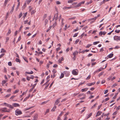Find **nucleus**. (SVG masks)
Here are the masks:
<instances>
[{"instance_id": "1", "label": "nucleus", "mask_w": 120, "mask_h": 120, "mask_svg": "<svg viewBox=\"0 0 120 120\" xmlns=\"http://www.w3.org/2000/svg\"><path fill=\"white\" fill-rule=\"evenodd\" d=\"M15 114L17 116L22 114V112L20 110L17 109L15 111Z\"/></svg>"}, {"instance_id": "2", "label": "nucleus", "mask_w": 120, "mask_h": 120, "mask_svg": "<svg viewBox=\"0 0 120 120\" xmlns=\"http://www.w3.org/2000/svg\"><path fill=\"white\" fill-rule=\"evenodd\" d=\"M72 73L74 75H77L78 74V71L77 69H74L72 71Z\"/></svg>"}, {"instance_id": "3", "label": "nucleus", "mask_w": 120, "mask_h": 120, "mask_svg": "<svg viewBox=\"0 0 120 120\" xmlns=\"http://www.w3.org/2000/svg\"><path fill=\"white\" fill-rule=\"evenodd\" d=\"M85 3V1L81 2L79 3L77 5H76L74 7V8H77L81 6L82 4H83Z\"/></svg>"}, {"instance_id": "4", "label": "nucleus", "mask_w": 120, "mask_h": 120, "mask_svg": "<svg viewBox=\"0 0 120 120\" xmlns=\"http://www.w3.org/2000/svg\"><path fill=\"white\" fill-rule=\"evenodd\" d=\"M85 3V1L81 2L79 3L77 5H76L74 7V8H77L81 6L82 4H83Z\"/></svg>"}, {"instance_id": "5", "label": "nucleus", "mask_w": 120, "mask_h": 120, "mask_svg": "<svg viewBox=\"0 0 120 120\" xmlns=\"http://www.w3.org/2000/svg\"><path fill=\"white\" fill-rule=\"evenodd\" d=\"M114 39V40L118 41L120 40V37L118 36H115L113 37Z\"/></svg>"}, {"instance_id": "6", "label": "nucleus", "mask_w": 120, "mask_h": 120, "mask_svg": "<svg viewBox=\"0 0 120 120\" xmlns=\"http://www.w3.org/2000/svg\"><path fill=\"white\" fill-rule=\"evenodd\" d=\"M56 10L57 12V13L55 14L54 16V19L56 20L58 18V13L57 11V8H56Z\"/></svg>"}, {"instance_id": "7", "label": "nucleus", "mask_w": 120, "mask_h": 120, "mask_svg": "<svg viewBox=\"0 0 120 120\" xmlns=\"http://www.w3.org/2000/svg\"><path fill=\"white\" fill-rule=\"evenodd\" d=\"M8 107L10 108L9 109H8V112H10L11 111L13 108V107L10 105L8 104Z\"/></svg>"}, {"instance_id": "8", "label": "nucleus", "mask_w": 120, "mask_h": 120, "mask_svg": "<svg viewBox=\"0 0 120 120\" xmlns=\"http://www.w3.org/2000/svg\"><path fill=\"white\" fill-rule=\"evenodd\" d=\"M0 111H1L2 112H8V111L7 109V108L6 107H5L0 109Z\"/></svg>"}, {"instance_id": "9", "label": "nucleus", "mask_w": 120, "mask_h": 120, "mask_svg": "<svg viewBox=\"0 0 120 120\" xmlns=\"http://www.w3.org/2000/svg\"><path fill=\"white\" fill-rule=\"evenodd\" d=\"M61 98H59L57 99L56 100L55 103V105H57L60 102V100Z\"/></svg>"}, {"instance_id": "10", "label": "nucleus", "mask_w": 120, "mask_h": 120, "mask_svg": "<svg viewBox=\"0 0 120 120\" xmlns=\"http://www.w3.org/2000/svg\"><path fill=\"white\" fill-rule=\"evenodd\" d=\"M64 73L65 75L66 76L68 77L69 76L70 74V73L69 71H65Z\"/></svg>"}, {"instance_id": "11", "label": "nucleus", "mask_w": 120, "mask_h": 120, "mask_svg": "<svg viewBox=\"0 0 120 120\" xmlns=\"http://www.w3.org/2000/svg\"><path fill=\"white\" fill-rule=\"evenodd\" d=\"M92 113L91 112L89 114H87L86 115V119H87L89 118L92 115Z\"/></svg>"}, {"instance_id": "12", "label": "nucleus", "mask_w": 120, "mask_h": 120, "mask_svg": "<svg viewBox=\"0 0 120 120\" xmlns=\"http://www.w3.org/2000/svg\"><path fill=\"white\" fill-rule=\"evenodd\" d=\"M95 83V82H93L92 83H88L86 84V85L89 86H90L92 85H94Z\"/></svg>"}, {"instance_id": "13", "label": "nucleus", "mask_w": 120, "mask_h": 120, "mask_svg": "<svg viewBox=\"0 0 120 120\" xmlns=\"http://www.w3.org/2000/svg\"><path fill=\"white\" fill-rule=\"evenodd\" d=\"M30 96V94H29L28 96V97H26L24 98V100H23V102H24L26 101L29 98Z\"/></svg>"}, {"instance_id": "14", "label": "nucleus", "mask_w": 120, "mask_h": 120, "mask_svg": "<svg viewBox=\"0 0 120 120\" xmlns=\"http://www.w3.org/2000/svg\"><path fill=\"white\" fill-rule=\"evenodd\" d=\"M38 117V115L37 114H35L33 120H37Z\"/></svg>"}, {"instance_id": "15", "label": "nucleus", "mask_w": 120, "mask_h": 120, "mask_svg": "<svg viewBox=\"0 0 120 120\" xmlns=\"http://www.w3.org/2000/svg\"><path fill=\"white\" fill-rule=\"evenodd\" d=\"M12 105L15 107H19V104L16 103H14Z\"/></svg>"}, {"instance_id": "16", "label": "nucleus", "mask_w": 120, "mask_h": 120, "mask_svg": "<svg viewBox=\"0 0 120 120\" xmlns=\"http://www.w3.org/2000/svg\"><path fill=\"white\" fill-rule=\"evenodd\" d=\"M78 52L77 51H76L73 52V55L74 56H75L76 55H77L78 54Z\"/></svg>"}, {"instance_id": "17", "label": "nucleus", "mask_w": 120, "mask_h": 120, "mask_svg": "<svg viewBox=\"0 0 120 120\" xmlns=\"http://www.w3.org/2000/svg\"><path fill=\"white\" fill-rule=\"evenodd\" d=\"M27 93V91L23 92L22 94L20 95V98H21L25 94H26Z\"/></svg>"}, {"instance_id": "18", "label": "nucleus", "mask_w": 120, "mask_h": 120, "mask_svg": "<svg viewBox=\"0 0 120 120\" xmlns=\"http://www.w3.org/2000/svg\"><path fill=\"white\" fill-rule=\"evenodd\" d=\"M101 113L102 112H101L99 111H98L97 113V114L96 116L97 117L98 116L100 115Z\"/></svg>"}, {"instance_id": "19", "label": "nucleus", "mask_w": 120, "mask_h": 120, "mask_svg": "<svg viewBox=\"0 0 120 120\" xmlns=\"http://www.w3.org/2000/svg\"><path fill=\"white\" fill-rule=\"evenodd\" d=\"M88 89V88H85L82 89L81 90V91L82 92L85 91L87 90Z\"/></svg>"}, {"instance_id": "20", "label": "nucleus", "mask_w": 120, "mask_h": 120, "mask_svg": "<svg viewBox=\"0 0 120 120\" xmlns=\"http://www.w3.org/2000/svg\"><path fill=\"white\" fill-rule=\"evenodd\" d=\"M72 8L70 6L69 7H65L63 8V9L64 10H66L67 9H69L71 8Z\"/></svg>"}, {"instance_id": "21", "label": "nucleus", "mask_w": 120, "mask_h": 120, "mask_svg": "<svg viewBox=\"0 0 120 120\" xmlns=\"http://www.w3.org/2000/svg\"><path fill=\"white\" fill-rule=\"evenodd\" d=\"M25 73L28 74H31L33 73V72L32 71H31L30 72H29L27 71H26Z\"/></svg>"}, {"instance_id": "22", "label": "nucleus", "mask_w": 120, "mask_h": 120, "mask_svg": "<svg viewBox=\"0 0 120 120\" xmlns=\"http://www.w3.org/2000/svg\"><path fill=\"white\" fill-rule=\"evenodd\" d=\"M76 1V0H69L68 1V3H72Z\"/></svg>"}, {"instance_id": "23", "label": "nucleus", "mask_w": 120, "mask_h": 120, "mask_svg": "<svg viewBox=\"0 0 120 120\" xmlns=\"http://www.w3.org/2000/svg\"><path fill=\"white\" fill-rule=\"evenodd\" d=\"M97 105V103H95L92 106L91 108V109H93Z\"/></svg>"}, {"instance_id": "24", "label": "nucleus", "mask_w": 120, "mask_h": 120, "mask_svg": "<svg viewBox=\"0 0 120 120\" xmlns=\"http://www.w3.org/2000/svg\"><path fill=\"white\" fill-rule=\"evenodd\" d=\"M113 56V54L112 53H111L108 56V57L109 58H111Z\"/></svg>"}, {"instance_id": "25", "label": "nucleus", "mask_w": 120, "mask_h": 120, "mask_svg": "<svg viewBox=\"0 0 120 120\" xmlns=\"http://www.w3.org/2000/svg\"><path fill=\"white\" fill-rule=\"evenodd\" d=\"M14 5H13L12 8L10 12V13L11 14L13 11L14 10Z\"/></svg>"}, {"instance_id": "26", "label": "nucleus", "mask_w": 120, "mask_h": 120, "mask_svg": "<svg viewBox=\"0 0 120 120\" xmlns=\"http://www.w3.org/2000/svg\"><path fill=\"white\" fill-rule=\"evenodd\" d=\"M64 76V74L63 73H61V75L60 77V79H61L63 78Z\"/></svg>"}, {"instance_id": "27", "label": "nucleus", "mask_w": 120, "mask_h": 120, "mask_svg": "<svg viewBox=\"0 0 120 120\" xmlns=\"http://www.w3.org/2000/svg\"><path fill=\"white\" fill-rule=\"evenodd\" d=\"M64 20V19L63 18H62L61 19V26H63L64 25V23L63 22V21Z\"/></svg>"}, {"instance_id": "28", "label": "nucleus", "mask_w": 120, "mask_h": 120, "mask_svg": "<svg viewBox=\"0 0 120 120\" xmlns=\"http://www.w3.org/2000/svg\"><path fill=\"white\" fill-rule=\"evenodd\" d=\"M64 59H63V57H61V58L60 59H59V62H61L62 61H63L64 60Z\"/></svg>"}, {"instance_id": "29", "label": "nucleus", "mask_w": 120, "mask_h": 120, "mask_svg": "<svg viewBox=\"0 0 120 120\" xmlns=\"http://www.w3.org/2000/svg\"><path fill=\"white\" fill-rule=\"evenodd\" d=\"M91 77L90 75H89L86 79V80H88L90 79Z\"/></svg>"}, {"instance_id": "30", "label": "nucleus", "mask_w": 120, "mask_h": 120, "mask_svg": "<svg viewBox=\"0 0 120 120\" xmlns=\"http://www.w3.org/2000/svg\"><path fill=\"white\" fill-rule=\"evenodd\" d=\"M19 91V90H16L13 93V94H14L16 93H18Z\"/></svg>"}, {"instance_id": "31", "label": "nucleus", "mask_w": 120, "mask_h": 120, "mask_svg": "<svg viewBox=\"0 0 120 120\" xmlns=\"http://www.w3.org/2000/svg\"><path fill=\"white\" fill-rule=\"evenodd\" d=\"M23 58L24 60L26 62H28V61L27 58L23 56Z\"/></svg>"}, {"instance_id": "32", "label": "nucleus", "mask_w": 120, "mask_h": 120, "mask_svg": "<svg viewBox=\"0 0 120 120\" xmlns=\"http://www.w3.org/2000/svg\"><path fill=\"white\" fill-rule=\"evenodd\" d=\"M33 107H29L28 108H26L24 110L25 111H26V110H29V109H30L32 108Z\"/></svg>"}, {"instance_id": "33", "label": "nucleus", "mask_w": 120, "mask_h": 120, "mask_svg": "<svg viewBox=\"0 0 120 120\" xmlns=\"http://www.w3.org/2000/svg\"><path fill=\"white\" fill-rule=\"evenodd\" d=\"M36 11L35 10H34L32 11L31 12V15H33L36 12Z\"/></svg>"}, {"instance_id": "34", "label": "nucleus", "mask_w": 120, "mask_h": 120, "mask_svg": "<svg viewBox=\"0 0 120 120\" xmlns=\"http://www.w3.org/2000/svg\"><path fill=\"white\" fill-rule=\"evenodd\" d=\"M78 30H79V28L78 27H77L76 29H74L73 30V32H76V31H78Z\"/></svg>"}, {"instance_id": "35", "label": "nucleus", "mask_w": 120, "mask_h": 120, "mask_svg": "<svg viewBox=\"0 0 120 120\" xmlns=\"http://www.w3.org/2000/svg\"><path fill=\"white\" fill-rule=\"evenodd\" d=\"M49 109H47L45 113V115H46V114L48 113L49 111Z\"/></svg>"}, {"instance_id": "36", "label": "nucleus", "mask_w": 120, "mask_h": 120, "mask_svg": "<svg viewBox=\"0 0 120 120\" xmlns=\"http://www.w3.org/2000/svg\"><path fill=\"white\" fill-rule=\"evenodd\" d=\"M99 41L94 42L93 43V44L94 45H95L99 43Z\"/></svg>"}, {"instance_id": "37", "label": "nucleus", "mask_w": 120, "mask_h": 120, "mask_svg": "<svg viewBox=\"0 0 120 120\" xmlns=\"http://www.w3.org/2000/svg\"><path fill=\"white\" fill-rule=\"evenodd\" d=\"M28 8L29 9V11H30L31 12V11L32 10L33 8H31V7L30 6H29L28 7Z\"/></svg>"}, {"instance_id": "38", "label": "nucleus", "mask_w": 120, "mask_h": 120, "mask_svg": "<svg viewBox=\"0 0 120 120\" xmlns=\"http://www.w3.org/2000/svg\"><path fill=\"white\" fill-rule=\"evenodd\" d=\"M6 51L3 49H1V52L2 53L5 52Z\"/></svg>"}, {"instance_id": "39", "label": "nucleus", "mask_w": 120, "mask_h": 120, "mask_svg": "<svg viewBox=\"0 0 120 120\" xmlns=\"http://www.w3.org/2000/svg\"><path fill=\"white\" fill-rule=\"evenodd\" d=\"M92 0H91L90 2H88L86 3V5H88V4L92 3Z\"/></svg>"}, {"instance_id": "40", "label": "nucleus", "mask_w": 120, "mask_h": 120, "mask_svg": "<svg viewBox=\"0 0 120 120\" xmlns=\"http://www.w3.org/2000/svg\"><path fill=\"white\" fill-rule=\"evenodd\" d=\"M101 71L99 68L98 69L97 71H95V72H94V73L95 74L96 72H99L100 71Z\"/></svg>"}, {"instance_id": "41", "label": "nucleus", "mask_w": 120, "mask_h": 120, "mask_svg": "<svg viewBox=\"0 0 120 120\" xmlns=\"http://www.w3.org/2000/svg\"><path fill=\"white\" fill-rule=\"evenodd\" d=\"M56 106H54V107L52 108V111H54L56 109Z\"/></svg>"}, {"instance_id": "42", "label": "nucleus", "mask_w": 120, "mask_h": 120, "mask_svg": "<svg viewBox=\"0 0 120 120\" xmlns=\"http://www.w3.org/2000/svg\"><path fill=\"white\" fill-rule=\"evenodd\" d=\"M22 13H21L19 15V16H18V18L19 19H20L21 17L22 16Z\"/></svg>"}, {"instance_id": "43", "label": "nucleus", "mask_w": 120, "mask_h": 120, "mask_svg": "<svg viewBox=\"0 0 120 120\" xmlns=\"http://www.w3.org/2000/svg\"><path fill=\"white\" fill-rule=\"evenodd\" d=\"M27 14V12H26L25 13L23 16V17L24 18V19H25V17L26 16Z\"/></svg>"}, {"instance_id": "44", "label": "nucleus", "mask_w": 120, "mask_h": 120, "mask_svg": "<svg viewBox=\"0 0 120 120\" xmlns=\"http://www.w3.org/2000/svg\"><path fill=\"white\" fill-rule=\"evenodd\" d=\"M92 45V44H88V45L87 46H86V48H89L90 47V46H91Z\"/></svg>"}, {"instance_id": "45", "label": "nucleus", "mask_w": 120, "mask_h": 120, "mask_svg": "<svg viewBox=\"0 0 120 120\" xmlns=\"http://www.w3.org/2000/svg\"><path fill=\"white\" fill-rule=\"evenodd\" d=\"M6 82V81L5 80H4L2 81V85H3Z\"/></svg>"}, {"instance_id": "46", "label": "nucleus", "mask_w": 120, "mask_h": 120, "mask_svg": "<svg viewBox=\"0 0 120 120\" xmlns=\"http://www.w3.org/2000/svg\"><path fill=\"white\" fill-rule=\"evenodd\" d=\"M16 61L17 62H18L19 63H20L21 61L18 58H16Z\"/></svg>"}, {"instance_id": "47", "label": "nucleus", "mask_w": 120, "mask_h": 120, "mask_svg": "<svg viewBox=\"0 0 120 120\" xmlns=\"http://www.w3.org/2000/svg\"><path fill=\"white\" fill-rule=\"evenodd\" d=\"M115 32L117 33H119L120 32V30H116Z\"/></svg>"}, {"instance_id": "48", "label": "nucleus", "mask_w": 120, "mask_h": 120, "mask_svg": "<svg viewBox=\"0 0 120 120\" xmlns=\"http://www.w3.org/2000/svg\"><path fill=\"white\" fill-rule=\"evenodd\" d=\"M56 72V70L54 69L52 71V72L53 74H55Z\"/></svg>"}, {"instance_id": "49", "label": "nucleus", "mask_w": 120, "mask_h": 120, "mask_svg": "<svg viewBox=\"0 0 120 120\" xmlns=\"http://www.w3.org/2000/svg\"><path fill=\"white\" fill-rule=\"evenodd\" d=\"M78 34V33H76L74 34L73 36V37H76Z\"/></svg>"}, {"instance_id": "50", "label": "nucleus", "mask_w": 120, "mask_h": 120, "mask_svg": "<svg viewBox=\"0 0 120 120\" xmlns=\"http://www.w3.org/2000/svg\"><path fill=\"white\" fill-rule=\"evenodd\" d=\"M18 2V4L17 5V9H16L17 10V9H18V8L20 5V2Z\"/></svg>"}, {"instance_id": "51", "label": "nucleus", "mask_w": 120, "mask_h": 120, "mask_svg": "<svg viewBox=\"0 0 120 120\" xmlns=\"http://www.w3.org/2000/svg\"><path fill=\"white\" fill-rule=\"evenodd\" d=\"M8 3V0H5V1L4 3V5L5 6Z\"/></svg>"}, {"instance_id": "52", "label": "nucleus", "mask_w": 120, "mask_h": 120, "mask_svg": "<svg viewBox=\"0 0 120 120\" xmlns=\"http://www.w3.org/2000/svg\"><path fill=\"white\" fill-rule=\"evenodd\" d=\"M34 88V87H33L32 88H31L29 90V92H31L33 90Z\"/></svg>"}, {"instance_id": "53", "label": "nucleus", "mask_w": 120, "mask_h": 120, "mask_svg": "<svg viewBox=\"0 0 120 120\" xmlns=\"http://www.w3.org/2000/svg\"><path fill=\"white\" fill-rule=\"evenodd\" d=\"M63 113H64V112H61V113L60 114L59 116L60 117L61 116H62V115L63 114Z\"/></svg>"}, {"instance_id": "54", "label": "nucleus", "mask_w": 120, "mask_h": 120, "mask_svg": "<svg viewBox=\"0 0 120 120\" xmlns=\"http://www.w3.org/2000/svg\"><path fill=\"white\" fill-rule=\"evenodd\" d=\"M79 41V39H77L75 42V44H77L78 42Z\"/></svg>"}, {"instance_id": "55", "label": "nucleus", "mask_w": 120, "mask_h": 120, "mask_svg": "<svg viewBox=\"0 0 120 120\" xmlns=\"http://www.w3.org/2000/svg\"><path fill=\"white\" fill-rule=\"evenodd\" d=\"M67 98H65L63 99L61 101V102H63L64 101H66L67 100Z\"/></svg>"}, {"instance_id": "56", "label": "nucleus", "mask_w": 120, "mask_h": 120, "mask_svg": "<svg viewBox=\"0 0 120 120\" xmlns=\"http://www.w3.org/2000/svg\"><path fill=\"white\" fill-rule=\"evenodd\" d=\"M102 104H101L98 106V109H97L98 110H99L100 109V108H101V107L102 106Z\"/></svg>"}, {"instance_id": "57", "label": "nucleus", "mask_w": 120, "mask_h": 120, "mask_svg": "<svg viewBox=\"0 0 120 120\" xmlns=\"http://www.w3.org/2000/svg\"><path fill=\"white\" fill-rule=\"evenodd\" d=\"M8 65L10 66H11L12 65V63L11 62H9L8 63Z\"/></svg>"}, {"instance_id": "58", "label": "nucleus", "mask_w": 120, "mask_h": 120, "mask_svg": "<svg viewBox=\"0 0 120 120\" xmlns=\"http://www.w3.org/2000/svg\"><path fill=\"white\" fill-rule=\"evenodd\" d=\"M117 113V111H115V112H114V113H113L112 114V115L113 116H114L116 115Z\"/></svg>"}, {"instance_id": "59", "label": "nucleus", "mask_w": 120, "mask_h": 120, "mask_svg": "<svg viewBox=\"0 0 120 120\" xmlns=\"http://www.w3.org/2000/svg\"><path fill=\"white\" fill-rule=\"evenodd\" d=\"M4 55V53H2L1 54V55H0V58H1L3 57Z\"/></svg>"}, {"instance_id": "60", "label": "nucleus", "mask_w": 120, "mask_h": 120, "mask_svg": "<svg viewBox=\"0 0 120 120\" xmlns=\"http://www.w3.org/2000/svg\"><path fill=\"white\" fill-rule=\"evenodd\" d=\"M4 72L5 73H6L7 72L6 68L5 67H4Z\"/></svg>"}, {"instance_id": "61", "label": "nucleus", "mask_w": 120, "mask_h": 120, "mask_svg": "<svg viewBox=\"0 0 120 120\" xmlns=\"http://www.w3.org/2000/svg\"><path fill=\"white\" fill-rule=\"evenodd\" d=\"M108 90H106L104 92V94H106L108 93Z\"/></svg>"}, {"instance_id": "62", "label": "nucleus", "mask_w": 120, "mask_h": 120, "mask_svg": "<svg viewBox=\"0 0 120 120\" xmlns=\"http://www.w3.org/2000/svg\"><path fill=\"white\" fill-rule=\"evenodd\" d=\"M56 3L57 4H61L60 2L58 1H56Z\"/></svg>"}, {"instance_id": "63", "label": "nucleus", "mask_w": 120, "mask_h": 120, "mask_svg": "<svg viewBox=\"0 0 120 120\" xmlns=\"http://www.w3.org/2000/svg\"><path fill=\"white\" fill-rule=\"evenodd\" d=\"M117 86V84H116L115 83V84H113L112 86V87H115Z\"/></svg>"}, {"instance_id": "64", "label": "nucleus", "mask_w": 120, "mask_h": 120, "mask_svg": "<svg viewBox=\"0 0 120 120\" xmlns=\"http://www.w3.org/2000/svg\"><path fill=\"white\" fill-rule=\"evenodd\" d=\"M120 47V46H116L115 48H114V49H119V48Z\"/></svg>"}]
</instances>
